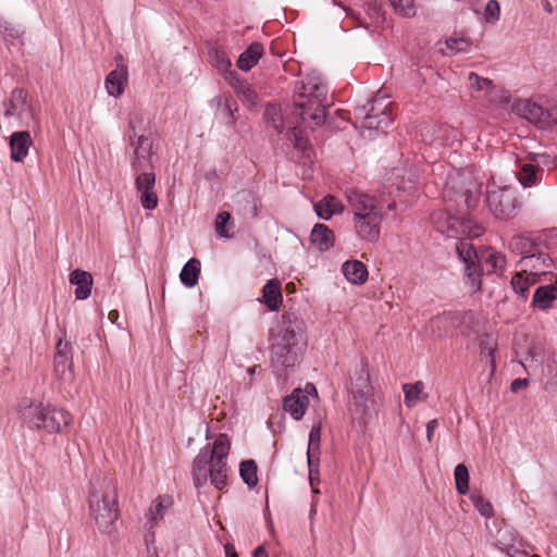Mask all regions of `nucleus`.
<instances>
[{
    "label": "nucleus",
    "instance_id": "11",
    "mask_svg": "<svg viewBox=\"0 0 557 557\" xmlns=\"http://www.w3.org/2000/svg\"><path fill=\"white\" fill-rule=\"evenodd\" d=\"M383 220V213L372 212V214L366 216L352 218L354 228L357 236L368 243H376L380 238L381 223Z\"/></svg>",
    "mask_w": 557,
    "mask_h": 557
},
{
    "label": "nucleus",
    "instance_id": "10",
    "mask_svg": "<svg viewBox=\"0 0 557 557\" xmlns=\"http://www.w3.org/2000/svg\"><path fill=\"white\" fill-rule=\"evenodd\" d=\"M302 356V346L274 342L271 349V362L276 369H292L297 366Z\"/></svg>",
    "mask_w": 557,
    "mask_h": 557
},
{
    "label": "nucleus",
    "instance_id": "33",
    "mask_svg": "<svg viewBox=\"0 0 557 557\" xmlns=\"http://www.w3.org/2000/svg\"><path fill=\"white\" fill-rule=\"evenodd\" d=\"M209 54L211 63L216 70L220 72L228 73L231 78H235L236 72L230 71L232 63L224 50L214 48L210 50Z\"/></svg>",
    "mask_w": 557,
    "mask_h": 557
},
{
    "label": "nucleus",
    "instance_id": "38",
    "mask_svg": "<svg viewBox=\"0 0 557 557\" xmlns=\"http://www.w3.org/2000/svg\"><path fill=\"white\" fill-rule=\"evenodd\" d=\"M446 48L451 54L468 52L471 48V42L463 36H451L445 41Z\"/></svg>",
    "mask_w": 557,
    "mask_h": 557
},
{
    "label": "nucleus",
    "instance_id": "52",
    "mask_svg": "<svg viewBox=\"0 0 557 557\" xmlns=\"http://www.w3.org/2000/svg\"><path fill=\"white\" fill-rule=\"evenodd\" d=\"M244 196H245L247 202L252 203L251 210H250L251 216H257L258 210L261 207L260 200L256 199L250 193L245 194Z\"/></svg>",
    "mask_w": 557,
    "mask_h": 557
},
{
    "label": "nucleus",
    "instance_id": "25",
    "mask_svg": "<svg viewBox=\"0 0 557 557\" xmlns=\"http://www.w3.org/2000/svg\"><path fill=\"white\" fill-rule=\"evenodd\" d=\"M263 304L271 311L278 310L283 301L281 282L277 278H272L267 282L262 288Z\"/></svg>",
    "mask_w": 557,
    "mask_h": 557
},
{
    "label": "nucleus",
    "instance_id": "9",
    "mask_svg": "<svg viewBox=\"0 0 557 557\" xmlns=\"http://www.w3.org/2000/svg\"><path fill=\"white\" fill-rule=\"evenodd\" d=\"M456 250L466 265L467 284L472 290L479 292L481 289V274L478 270V257L472 244L467 239H461L456 244Z\"/></svg>",
    "mask_w": 557,
    "mask_h": 557
},
{
    "label": "nucleus",
    "instance_id": "19",
    "mask_svg": "<svg viewBox=\"0 0 557 557\" xmlns=\"http://www.w3.org/2000/svg\"><path fill=\"white\" fill-rule=\"evenodd\" d=\"M69 281L76 286L74 292L76 299L85 300L90 296L94 278L89 272L76 269L70 273Z\"/></svg>",
    "mask_w": 557,
    "mask_h": 557
},
{
    "label": "nucleus",
    "instance_id": "34",
    "mask_svg": "<svg viewBox=\"0 0 557 557\" xmlns=\"http://www.w3.org/2000/svg\"><path fill=\"white\" fill-rule=\"evenodd\" d=\"M172 505V499L169 496L158 497L149 508V528L152 529L154 524L163 519L164 511Z\"/></svg>",
    "mask_w": 557,
    "mask_h": 557
},
{
    "label": "nucleus",
    "instance_id": "21",
    "mask_svg": "<svg viewBox=\"0 0 557 557\" xmlns=\"http://www.w3.org/2000/svg\"><path fill=\"white\" fill-rule=\"evenodd\" d=\"M557 300V276L554 283L540 286L532 299V305L539 310H548L553 307L554 301Z\"/></svg>",
    "mask_w": 557,
    "mask_h": 557
},
{
    "label": "nucleus",
    "instance_id": "35",
    "mask_svg": "<svg viewBox=\"0 0 557 557\" xmlns=\"http://www.w3.org/2000/svg\"><path fill=\"white\" fill-rule=\"evenodd\" d=\"M536 283V278L531 274L527 273V270L523 269L521 272L516 273L511 278V286L513 290L520 295H524V293Z\"/></svg>",
    "mask_w": 557,
    "mask_h": 557
},
{
    "label": "nucleus",
    "instance_id": "3",
    "mask_svg": "<svg viewBox=\"0 0 557 557\" xmlns=\"http://www.w3.org/2000/svg\"><path fill=\"white\" fill-rule=\"evenodd\" d=\"M231 442L226 434H219L211 448L200 449L193 461L191 474L197 488L210 483L219 491L227 485L228 466L226 458L230 454Z\"/></svg>",
    "mask_w": 557,
    "mask_h": 557
},
{
    "label": "nucleus",
    "instance_id": "54",
    "mask_svg": "<svg viewBox=\"0 0 557 557\" xmlns=\"http://www.w3.org/2000/svg\"><path fill=\"white\" fill-rule=\"evenodd\" d=\"M225 557H238L235 546L231 543L224 545Z\"/></svg>",
    "mask_w": 557,
    "mask_h": 557
},
{
    "label": "nucleus",
    "instance_id": "64",
    "mask_svg": "<svg viewBox=\"0 0 557 557\" xmlns=\"http://www.w3.org/2000/svg\"><path fill=\"white\" fill-rule=\"evenodd\" d=\"M516 554H517V556H515V557H520L519 550H516Z\"/></svg>",
    "mask_w": 557,
    "mask_h": 557
},
{
    "label": "nucleus",
    "instance_id": "5",
    "mask_svg": "<svg viewBox=\"0 0 557 557\" xmlns=\"http://www.w3.org/2000/svg\"><path fill=\"white\" fill-rule=\"evenodd\" d=\"M21 412L26 423L49 433L61 432L71 421L70 413L64 409L42 403H30L22 407Z\"/></svg>",
    "mask_w": 557,
    "mask_h": 557
},
{
    "label": "nucleus",
    "instance_id": "41",
    "mask_svg": "<svg viewBox=\"0 0 557 557\" xmlns=\"http://www.w3.org/2000/svg\"><path fill=\"white\" fill-rule=\"evenodd\" d=\"M485 261L491 267V270L494 272L503 271L506 267L505 256L493 249L486 250Z\"/></svg>",
    "mask_w": 557,
    "mask_h": 557
},
{
    "label": "nucleus",
    "instance_id": "37",
    "mask_svg": "<svg viewBox=\"0 0 557 557\" xmlns=\"http://www.w3.org/2000/svg\"><path fill=\"white\" fill-rule=\"evenodd\" d=\"M456 490L460 495H466L469 492V471L463 463L456 466L454 471Z\"/></svg>",
    "mask_w": 557,
    "mask_h": 557
},
{
    "label": "nucleus",
    "instance_id": "49",
    "mask_svg": "<svg viewBox=\"0 0 557 557\" xmlns=\"http://www.w3.org/2000/svg\"><path fill=\"white\" fill-rule=\"evenodd\" d=\"M233 104H235V102L228 98H225L223 103L221 101L219 102L222 113L230 119V124L235 123L234 110L236 111L237 107L233 109Z\"/></svg>",
    "mask_w": 557,
    "mask_h": 557
},
{
    "label": "nucleus",
    "instance_id": "8",
    "mask_svg": "<svg viewBox=\"0 0 557 557\" xmlns=\"http://www.w3.org/2000/svg\"><path fill=\"white\" fill-rule=\"evenodd\" d=\"M370 117H368V129L384 131L393 121L391 106L386 95L379 91L370 102H368Z\"/></svg>",
    "mask_w": 557,
    "mask_h": 557
},
{
    "label": "nucleus",
    "instance_id": "17",
    "mask_svg": "<svg viewBox=\"0 0 557 557\" xmlns=\"http://www.w3.org/2000/svg\"><path fill=\"white\" fill-rule=\"evenodd\" d=\"M370 376L368 371V363L364 359L360 360L359 369L355 371V376L351 380L350 393L357 405H363L371 394Z\"/></svg>",
    "mask_w": 557,
    "mask_h": 557
},
{
    "label": "nucleus",
    "instance_id": "22",
    "mask_svg": "<svg viewBox=\"0 0 557 557\" xmlns=\"http://www.w3.org/2000/svg\"><path fill=\"white\" fill-rule=\"evenodd\" d=\"M442 319L458 329L462 336H470L475 331L476 321L471 312L449 313Z\"/></svg>",
    "mask_w": 557,
    "mask_h": 557
},
{
    "label": "nucleus",
    "instance_id": "12",
    "mask_svg": "<svg viewBox=\"0 0 557 557\" xmlns=\"http://www.w3.org/2000/svg\"><path fill=\"white\" fill-rule=\"evenodd\" d=\"M346 198L349 205V208L354 214L352 218L357 216H368L372 214V212H380L382 211L381 207L379 206L377 200L355 188H348L346 190Z\"/></svg>",
    "mask_w": 557,
    "mask_h": 557
},
{
    "label": "nucleus",
    "instance_id": "20",
    "mask_svg": "<svg viewBox=\"0 0 557 557\" xmlns=\"http://www.w3.org/2000/svg\"><path fill=\"white\" fill-rule=\"evenodd\" d=\"M308 404V396L300 388H296L290 395L284 398L283 408L285 411L289 412L294 419L299 420L305 414Z\"/></svg>",
    "mask_w": 557,
    "mask_h": 557
},
{
    "label": "nucleus",
    "instance_id": "47",
    "mask_svg": "<svg viewBox=\"0 0 557 557\" xmlns=\"http://www.w3.org/2000/svg\"><path fill=\"white\" fill-rule=\"evenodd\" d=\"M405 394V404L407 407H413L418 403V382L403 385Z\"/></svg>",
    "mask_w": 557,
    "mask_h": 557
},
{
    "label": "nucleus",
    "instance_id": "18",
    "mask_svg": "<svg viewBox=\"0 0 557 557\" xmlns=\"http://www.w3.org/2000/svg\"><path fill=\"white\" fill-rule=\"evenodd\" d=\"M34 141L28 131H16L9 137L10 158L14 162H24Z\"/></svg>",
    "mask_w": 557,
    "mask_h": 557
},
{
    "label": "nucleus",
    "instance_id": "23",
    "mask_svg": "<svg viewBox=\"0 0 557 557\" xmlns=\"http://www.w3.org/2000/svg\"><path fill=\"white\" fill-rule=\"evenodd\" d=\"M310 242L320 251H327L334 246L335 235L329 226L318 223L310 233Z\"/></svg>",
    "mask_w": 557,
    "mask_h": 557
},
{
    "label": "nucleus",
    "instance_id": "53",
    "mask_svg": "<svg viewBox=\"0 0 557 557\" xmlns=\"http://www.w3.org/2000/svg\"><path fill=\"white\" fill-rule=\"evenodd\" d=\"M528 386V380L525 379H516L511 382L510 389L511 392H518L519 389L525 388Z\"/></svg>",
    "mask_w": 557,
    "mask_h": 557
},
{
    "label": "nucleus",
    "instance_id": "31",
    "mask_svg": "<svg viewBox=\"0 0 557 557\" xmlns=\"http://www.w3.org/2000/svg\"><path fill=\"white\" fill-rule=\"evenodd\" d=\"M200 274V261L198 259L188 260L183 267L180 278L186 287H194L198 283Z\"/></svg>",
    "mask_w": 557,
    "mask_h": 557
},
{
    "label": "nucleus",
    "instance_id": "63",
    "mask_svg": "<svg viewBox=\"0 0 557 557\" xmlns=\"http://www.w3.org/2000/svg\"><path fill=\"white\" fill-rule=\"evenodd\" d=\"M516 554H517V556H515V557H520L519 550H516Z\"/></svg>",
    "mask_w": 557,
    "mask_h": 557
},
{
    "label": "nucleus",
    "instance_id": "26",
    "mask_svg": "<svg viewBox=\"0 0 557 557\" xmlns=\"http://www.w3.org/2000/svg\"><path fill=\"white\" fill-rule=\"evenodd\" d=\"M344 276L352 284H363L368 278V269L359 260H348L342 265Z\"/></svg>",
    "mask_w": 557,
    "mask_h": 557
},
{
    "label": "nucleus",
    "instance_id": "27",
    "mask_svg": "<svg viewBox=\"0 0 557 557\" xmlns=\"http://www.w3.org/2000/svg\"><path fill=\"white\" fill-rule=\"evenodd\" d=\"M314 211L320 219L330 220L334 214L343 211V205L336 197L327 195L314 203Z\"/></svg>",
    "mask_w": 557,
    "mask_h": 557
},
{
    "label": "nucleus",
    "instance_id": "4",
    "mask_svg": "<svg viewBox=\"0 0 557 557\" xmlns=\"http://www.w3.org/2000/svg\"><path fill=\"white\" fill-rule=\"evenodd\" d=\"M88 503L98 530L112 533L119 519L117 493L113 480L100 476L92 479Z\"/></svg>",
    "mask_w": 557,
    "mask_h": 557
},
{
    "label": "nucleus",
    "instance_id": "60",
    "mask_svg": "<svg viewBox=\"0 0 557 557\" xmlns=\"http://www.w3.org/2000/svg\"><path fill=\"white\" fill-rule=\"evenodd\" d=\"M257 369H260V366H253V367L248 368L249 375H253L256 373Z\"/></svg>",
    "mask_w": 557,
    "mask_h": 557
},
{
    "label": "nucleus",
    "instance_id": "13",
    "mask_svg": "<svg viewBox=\"0 0 557 557\" xmlns=\"http://www.w3.org/2000/svg\"><path fill=\"white\" fill-rule=\"evenodd\" d=\"M304 330L305 322L302 319H299L294 312L284 313L282 315L281 335L274 342L301 346Z\"/></svg>",
    "mask_w": 557,
    "mask_h": 557
},
{
    "label": "nucleus",
    "instance_id": "45",
    "mask_svg": "<svg viewBox=\"0 0 557 557\" xmlns=\"http://www.w3.org/2000/svg\"><path fill=\"white\" fill-rule=\"evenodd\" d=\"M392 5L403 16L411 17L416 15V5L413 0H391Z\"/></svg>",
    "mask_w": 557,
    "mask_h": 557
},
{
    "label": "nucleus",
    "instance_id": "55",
    "mask_svg": "<svg viewBox=\"0 0 557 557\" xmlns=\"http://www.w3.org/2000/svg\"><path fill=\"white\" fill-rule=\"evenodd\" d=\"M252 557H268V553L263 546H258L255 548Z\"/></svg>",
    "mask_w": 557,
    "mask_h": 557
},
{
    "label": "nucleus",
    "instance_id": "14",
    "mask_svg": "<svg viewBox=\"0 0 557 557\" xmlns=\"http://www.w3.org/2000/svg\"><path fill=\"white\" fill-rule=\"evenodd\" d=\"M512 111L528 120L529 122L537 125L539 127H546L549 125V115L544 109L537 104L536 102H533L528 99H519L516 100L512 103Z\"/></svg>",
    "mask_w": 557,
    "mask_h": 557
},
{
    "label": "nucleus",
    "instance_id": "40",
    "mask_svg": "<svg viewBox=\"0 0 557 557\" xmlns=\"http://www.w3.org/2000/svg\"><path fill=\"white\" fill-rule=\"evenodd\" d=\"M231 219V214L227 211L218 213L215 219V232L220 237L230 238L232 236L230 230L226 227L227 225L233 226Z\"/></svg>",
    "mask_w": 557,
    "mask_h": 557
},
{
    "label": "nucleus",
    "instance_id": "30",
    "mask_svg": "<svg viewBox=\"0 0 557 557\" xmlns=\"http://www.w3.org/2000/svg\"><path fill=\"white\" fill-rule=\"evenodd\" d=\"M320 442H321V424L317 423V424H313L310 430L309 445H308V450H307L308 467L310 468L311 472L313 471L314 458H315V460H319Z\"/></svg>",
    "mask_w": 557,
    "mask_h": 557
},
{
    "label": "nucleus",
    "instance_id": "6",
    "mask_svg": "<svg viewBox=\"0 0 557 557\" xmlns=\"http://www.w3.org/2000/svg\"><path fill=\"white\" fill-rule=\"evenodd\" d=\"M28 94L24 88H14L10 98L3 101L4 116H16L23 124L30 126L26 121L28 117L34 121V131H40V122L37 119L33 106L27 100Z\"/></svg>",
    "mask_w": 557,
    "mask_h": 557
},
{
    "label": "nucleus",
    "instance_id": "32",
    "mask_svg": "<svg viewBox=\"0 0 557 557\" xmlns=\"http://www.w3.org/2000/svg\"><path fill=\"white\" fill-rule=\"evenodd\" d=\"M509 250L517 256L522 257V261L525 257H529L533 253L534 245L532 240L523 235H516L509 242Z\"/></svg>",
    "mask_w": 557,
    "mask_h": 557
},
{
    "label": "nucleus",
    "instance_id": "29",
    "mask_svg": "<svg viewBox=\"0 0 557 557\" xmlns=\"http://www.w3.org/2000/svg\"><path fill=\"white\" fill-rule=\"evenodd\" d=\"M263 53V46L260 42H252L237 60V66L243 71H249L259 61Z\"/></svg>",
    "mask_w": 557,
    "mask_h": 557
},
{
    "label": "nucleus",
    "instance_id": "28",
    "mask_svg": "<svg viewBox=\"0 0 557 557\" xmlns=\"http://www.w3.org/2000/svg\"><path fill=\"white\" fill-rule=\"evenodd\" d=\"M553 260L546 253H531L523 260L524 268L530 269V274L536 278L540 274H545L552 268Z\"/></svg>",
    "mask_w": 557,
    "mask_h": 557
},
{
    "label": "nucleus",
    "instance_id": "57",
    "mask_svg": "<svg viewBox=\"0 0 557 557\" xmlns=\"http://www.w3.org/2000/svg\"><path fill=\"white\" fill-rule=\"evenodd\" d=\"M108 317L114 323L119 318V312L116 310H112L109 312Z\"/></svg>",
    "mask_w": 557,
    "mask_h": 557
},
{
    "label": "nucleus",
    "instance_id": "62",
    "mask_svg": "<svg viewBox=\"0 0 557 557\" xmlns=\"http://www.w3.org/2000/svg\"><path fill=\"white\" fill-rule=\"evenodd\" d=\"M394 206H395V203H391V205H388V209H391V210H392V209L394 208Z\"/></svg>",
    "mask_w": 557,
    "mask_h": 557
},
{
    "label": "nucleus",
    "instance_id": "42",
    "mask_svg": "<svg viewBox=\"0 0 557 557\" xmlns=\"http://www.w3.org/2000/svg\"><path fill=\"white\" fill-rule=\"evenodd\" d=\"M496 347H497L496 342L488 335H485L480 339L481 354L491 358L492 370H495V367H496L495 359H494V354L496 351Z\"/></svg>",
    "mask_w": 557,
    "mask_h": 557
},
{
    "label": "nucleus",
    "instance_id": "50",
    "mask_svg": "<svg viewBox=\"0 0 557 557\" xmlns=\"http://www.w3.org/2000/svg\"><path fill=\"white\" fill-rule=\"evenodd\" d=\"M354 112H355V116L357 119H362L361 127L368 128V117H370L368 103L363 104V106L356 107Z\"/></svg>",
    "mask_w": 557,
    "mask_h": 557
},
{
    "label": "nucleus",
    "instance_id": "39",
    "mask_svg": "<svg viewBox=\"0 0 557 557\" xmlns=\"http://www.w3.org/2000/svg\"><path fill=\"white\" fill-rule=\"evenodd\" d=\"M238 97L248 106H253L257 101V94L246 82L236 78V85L234 86Z\"/></svg>",
    "mask_w": 557,
    "mask_h": 557
},
{
    "label": "nucleus",
    "instance_id": "51",
    "mask_svg": "<svg viewBox=\"0 0 557 557\" xmlns=\"http://www.w3.org/2000/svg\"><path fill=\"white\" fill-rule=\"evenodd\" d=\"M438 428V421L436 419H433L428 422L426 424V440L429 443H432L434 440L435 431Z\"/></svg>",
    "mask_w": 557,
    "mask_h": 557
},
{
    "label": "nucleus",
    "instance_id": "16",
    "mask_svg": "<svg viewBox=\"0 0 557 557\" xmlns=\"http://www.w3.org/2000/svg\"><path fill=\"white\" fill-rule=\"evenodd\" d=\"M53 358V373L57 379L70 381L73 379L71 344L59 339Z\"/></svg>",
    "mask_w": 557,
    "mask_h": 557
},
{
    "label": "nucleus",
    "instance_id": "44",
    "mask_svg": "<svg viewBox=\"0 0 557 557\" xmlns=\"http://www.w3.org/2000/svg\"><path fill=\"white\" fill-rule=\"evenodd\" d=\"M471 500L475 509L485 518H491L494 515L492 504L481 495H472Z\"/></svg>",
    "mask_w": 557,
    "mask_h": 557
},
{
    "label": "nucleus",
    "instance_id": "7",
    "mask_svg": "<svg viewBox=\"0 0 557 557\" xmlns=\"http://www.w3.org/2000/svg\"><path fill=\"white\" fill-rule=\"evenodd\" d=\"M487 205L499 219H511L518 212L515 193L509 188L495 187L487 193Z\"/></svg>",
    "mask_w": 557,
    "mask_h": 557
},
{
    "label": "nucleus",
    "instance_id": "24",
    "mask_svg": "<svg viewBox=\"0 0 557 557\" xmlns=\"http://www.w3.org/2000/svg\"><path fill=\"white\" fill-rule=\"evenodd\" d=\"M127 81V67L124 64H119L117 67L111 71L106 78V88L108 94L113 97H119L124 91V86Z\"/></svg>",
    "mask_w": 557,
    "mask_h": 557
},
{
    "label": "nucleus",
    "instance_id": "56",
    "mask_svg": "<svg viewBox=\"0 0 557 557\" xmlns=\"http://www.w3.org/2000/svg\"><path fill=\"white\" fill-rule=\"evenodd\" d=\"M318 463H319V460H315L314 459V462H313V471H312V479H311V470L309 469V479H310V483L311 485L313 484V480H315V476H313L314 473H318Z\"/></svg>",
    "mask_w": 557,
    "mask_h": 557
},
{
    "label": "nucleus",
    "instance_id": "1",
    "mask_svg": "<svg viewBox=\"0 0 557 557\" xmlns=\"http://www.w3.org/2000/svg\"><path fill=\"white\" fill-rule=\"evenodd\" d=\"M327 94L329 88L319 76L307 75L296 83L292 107L283 110L280 104L268 103L263 119L268 127L288 145L304 150L307 140L299 126L314 129L324 124L326 110L331 106Z\"/></svg>",
    "mask_w": 557,
    "mask_h": 557
},
{
    "label": "nucleus",
    "instance_id": "46",
    "mask_svg": "<svg viewBox=\"0 0 557 557\" xmlns=\"http://www.w3.org/2000/svg\"><path fill=\"white\" fill-rule=\"evenodd\" d=\"M500 16V7L497 0H490L484 9V21L486 23H496Z\"/></svg>",
    "mask_w": 557,
    "mask_h": 557
},
{
    "label": "nucleus",
    "instance_id": "36",
    "mask_svg": "<svg viewBox=\"0 0 557 557\" xmlns=\"http://www.w3.org/2000/svg\"><path fill=\"white\" fill-rule=\"evenodd\" d=\"M239 474L249 487L256 486L258 483L256 461L252 459L242 461L239 465Z\"/></svg>",
    "mask_w": 557,
    "mask_h": 557
},
{
    "label": "nucleus",
    "instance_id": "2",
    "mask_svg": "<svg viewBox=\"0 0 557 557\" xmlns=\"http://www.w3.org/2000/svg\"><path fill=\"white\" fill-rule=\"evenodd\" d=\"M138 117H132L129 127V146L133 149L131 154V166L136 173L135 186L140 193L141 206L147 210H152L158 206V197L153 188L156 185V175L152 172V140L145 134L137 135L136 122Z\"/></svg>",
    "mask_w": 557,
    "mask_h": 557
},
{
    "label": "nucleus",
    "instance_id": "15",
    "mask_svg": "<svg viewBox=\"0 0 557 557\" xmlns=\"http://www.w3.org/2000/svg\"><path fill=\"white\" fill-rule=\"evenodd\" d=\"M468 79L472 88L478 91L486 92V98L491 103L497 106H505L509 103V95L507 91L497 88L491 79L481 77L474 72L469 73Z\"/></svg>",
    "mask_w": 557,
    "mask_h": 557
},
{
    "label": "nucleus",
    "instance_id": "59",
    "mask_svg": "<svg viewBox=\"0 0 557 557\" xmlns=\"http://www.w3.org/2000/svg\"><path fill=\"white\" fill-rule=\"evenodd\" d=\"M481 232H482V228L480 226H475V230L470 231L469 235H471L473 237H478V236H480Z\"/></svg>",
    "mask_w": 557,
    "mask_h": 557
},
{
    "label": "nucleus",
    "instance_id": "58",
    "mask_svg": "<svg viewBox=\"0 0 557 557\" xmlns=\"http://www.w3.org/2000/svg\"><path fill=\"white\" fill-rule=\"evenodd\" d=\"M542 3H543V8L546 12H548V13L553 12V8L548 0H543Z\"/></svg>",
    "mask_w": 557,
    "mask_h": 557
},
{
    "label": "nucleus",
    "instance_id": "43",
    "mask_svg": "<svg viewBox=\"0 0 557 557\" xmlns=\"http://www.w3.org/2000/svg\"><path fill=\"white\" fill-rule=\"evenodd\" d=\"M518 180L523 186H531L536 180V166L530 163L522 165L518 173Z\"/></svg>",
    "mask_w": 557,
    "mask_h": 557
},
{
    "label": "nucleus",
    "instance_id": "48",
    "mask_svg": "<svg viewBox=\"0 0 557 557\" xmlns=\"http://www.w3.org/2000/svg\"><path fill=\"white\" fill-rule=\"evenodd\" d=\"M1 27L3 28V33L5 36L14 39L20 38L24 34V30L20 25L10 22H4L3 24H1Z\"/></svg>",
    "mask_w": 557,
    "mask_h": 557
},
{
    "label": "nucleus",
    "instance_id": "61",
    "mask_svg": "<svg viewBox=\"0 0 557 557\" xmlns=\"http://www.w3.org/2000/svg\"><path fill=\"white\" fill-rule=\"evenodd\" d=\"M315 512H317V505H315V503H312L311 508H310V518H312L313 515H315Z\"/></svg>",
    "mask_w": 557,
    "mask_h": 557
}]
</instances>
